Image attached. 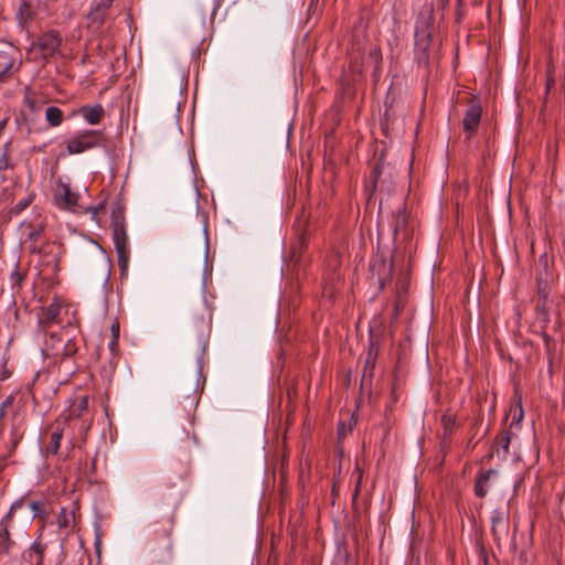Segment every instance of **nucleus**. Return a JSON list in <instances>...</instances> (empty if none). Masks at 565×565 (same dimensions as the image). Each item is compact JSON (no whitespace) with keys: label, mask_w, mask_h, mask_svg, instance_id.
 I'll use <instances>...</instances> for the list:
<instances>
[{"label":"nucleus","mask_w":565,"mask_h":565,"mask_svg":"<svg viewBox=\"0 0 565 565\" xmlns=\"http://www.w3.org/2000/svg\"><path fill=\"white\" fill-rule=\"evenodd\" d=\"M108 349L110 350L113 355L117 354L118 339L111 338V341L108 343Z\"/></svg>","instance_id":"nucleus-32"},{"label":"nucleus","mask_w":565,"mask_h":565,"mask_svg":"<svg viewBox=\"0 0 565 565\" xmlns=\"http://www.w3.org/2000/svg\"><path fill=\"white\" fill-rule=\"evenodd\" d=\"M45 119L52 127H57L63 121V111L55 106L45 109Z\"/></svg>","instance_id":"nucleus-16"},{"label":"nucleus","mask_w":565,"mask_h":565,"mask_svg":"<svg viewBox=\"0 0 565 565\" xmlns=\"http://www.w3.org/2000/svg\"><path fill=\"white\" fill-rule=\"evenodd\" d=\"M178 507V501L172 504V509L170 513L167 515V519L163 521L162 525L156 530V551L157 557L159 561L164 562L170 559L172 556V539L171 535L174 530L175 523V511Z\"/></svg>","instance_id":"nucleus-1"},{"label":"nucleus","mask_w":565,"mask_h":565,"mask_svg":"<svg viewBox=\"0 0 565 565\" xmlns=\"http://www.w3.org/2000/svg\"><path fill=\"white\" fill-rule=\"evenodd\" d=\"M441 424L445 430V435H450L455 427V418L451 415H444L441 417Z\"/></svg>","instance_id":"nucleus-25"},{"label":"nucleus","mask_w":565,"mask_h":565,"mask_svg":"<svg viewBox=\"0 0 565 565\" xmlns=\"http://www.w3.org/2000/svg\"><path fill=\"white\" fill-rule=\"evenodd\" d=\"M360 482H361V477L359 478V482H358L356 488H355V495H358V493H359Z\"/></svg>","instance_id":"nucleus-36"},{"label":"nucleus","mask_w":565,"mask_h":565,"mask_svg":"<svg viewBox=\"0 0 565 565\" xmlns=\"http://www.w3.org/2000/svg\"><path fill=\"white\" fill-rule=\"evenodd\" d=\"M198 380H195L190 388L182 394V404L183 408L186 411L188 414L195 411L198 403H199V396H198Z\"/></svg>","instance_id":"nucleus-14"},{"label":"nucleus","mask_w":565,"mask_h":565,"mask_svg":"<svg viewBox=\"0 0 565 565\" xmlns=\"http://www.w3.org/2000/svg\"><path fill=\"white\" fill-rule=\"evenodd\" d=\"M510 441V431L501 433L495 439V451L499 452L501 448L503 451V458H505L507 455L509 454Z\"/></svg>","instance_id":"nucleus-18"},{"label":"nucleus","mask_w":565,"mask_h":565,"mask_svg":"<svg viewBox=\"0 0 565 565\" xmlns=\"http://www.w3.org/2000/svg\"><path fill=\"white\" fill-rule=\"evenodd\" d=\"M111 338L119 339L120 326L118 320H114L110 326Z\"/></svg>","instance_id":"nucleus-31"},{"label":"nucleus","mask_w":565,"mask_h":565,"mask_svg":"<svg viewBox=\"0 0 565 565\" xmlns=\"http://www.w3.org/2000/svg\"><path fill=\"white\" fill-rule=\"evenodd\" d=\"M498 471L495 469H488L481 472L476 480L475 483V494L478 498H484L488 493V482L491 477L497 476Z\"/></svg>","instance_id":"nucleus-13"},{"label":"nucleus","mask_w":565,"mask_h":565,"mask_svg":"<svg viewBox=\"0 0 565 565\" xmlns=\"http://www.w3.org/2000/svg\"><path fill=\"white\" fill-rule=\"evenodd\" d=\"M19 50L10 43L0 44V81L10 77L20 67Z\"/></svg>","instance_id":"nucleus-6"},{"label":"nucleus","mask_w":565,"mask_h":565,"mask_svg":"<svg viewBox=\"0 0 565 565\" xmlns=\"http://www.w3.org/2000/svg\"><path fill=\"white\" fill-rule=\"evenodd\" d=\"M75 520L74 511L62 508L57 515V525L58 527H68Z\"/></svg>","instance_id":"nucleus-20"},{"label":"nucleus","mask_w":565,"mask_h":565,"mask_svg":"<svg viewBox=\"0 0 565 565\" xmlns=\"http://www.w3.org/2000/svg\"><path fill=\"white\" fill-rule=\"evenodd\" d=\"M94 420V413L89 408V397L88 395H83L70 405L68 409L65 412V422H79V430L86 433Z\"/></svg>","instance_id":"nucleus-4"},{"label":"nucleus","mask_w":565,"mask_h":565,"mask_svg":"<svg viewBox=\"0 0 565 565\" xmlns=\"http://www.w3.org/2000/svg\"><path fill=\"white\" fill-rule=\"evenodd\" d=\"M15 547L10 529L0 527V557L9 556Z\"/></svg>","instance_id":"nucleus-15"},{"label":"nucleus","mask_w":565,"mask_h":565,"mask_svg":"<svg viewBox=\"0 0 565 565\" xmlns=\"http://www.w3.org/2000/svg\"><path fill=\"white\" fill-rule=\"evenodd\" d=\"M11 375V371L7 366L6 351L3 352L2 359L0 361V381H4L9 379Z\"/></svg>","instance_id":"nucleus-28"},{"label":"nucleus","mask_w":565,"mask_h":565,"mask_svg":"<svg viewBox=\"0 0 565 565\" xmlns=\"http://www.w3.org/2000/svg\"><path fill=\"white\" fill-rule=\"evenodd\" d=\"M40 235V231H33L29 234V238L36 241L38 236Z\"/></svg>","instance_id":"nucleus-34"},{"label":"nucleus","mask_w":565,"mask_h":565,"mask_svg":"<svg viewBox=\"0 0 565 565\" xmlns=\"http://www.w3.org/2000/svg\"><path fill=\"white\" fill-rule=\"evenodd\" d=\"M25 278V275L22 274L18 269V265H15L14 270L10 274L9 281L12 290H19L22 286V282Z\"/></svg>","instance_id":"nucleus-23"},{"label":"nucleus","mask_w":565,"mask_h":565,"mask_svg":"<svg viewBox=\"0 0 565 565\" xmlns=\"http://www.w3.org/2000/svg\"><path fill=\"white\" fill-rule=\"evenodd\" d=\"M22 505H23L22 500H18V501L13 502L12 505L10 507V510L8 511V513L0 520V527L10 529L12 525L14 512L17 510L21 509Z\"/></svg>","instance_id":"nucleus-17"},{"label":"nucleus","mask_w":565,"mask_h":565,"mask_svg":"<svg viewBox=\"0 0 565 565\" xmlns=\"http://www.w3.org/2000/svg\"><path fill=\"white\" fill-rule=\"evenodd\" d=\"M29 508L33 512V518L41 514L43 512V503L39 501H31L29 503Z\"/></svg>","instance_id":"nucleus-29"},{"label":"nucleus","mask_w":565,"mask_h":565,"mask_svg":"<svg viewBox=\"0 0 565 565\" xmlns=\"http://www.w3.org/2000/svg\"><path fill=\"white\" fill-rule=\"evenodd\" d=\"M537 294L540 298L546 299L547 298V290H546V284L542 286V280L537 278Z\"/></svg>","instance_id":"nucleus-30"},{"label":"nucleus","mask_w":565,"mask_h":565,"mask_svg":"<svg viewBox=\"0 0 565 565\" xmlns=\"http://www.w3.org/2000/svg\"><path fill=\"white\" fill-rule=\"evenodd\" d=\"M113 0H99L95 8L90 11L94 20H103L105 12L110 8Z\"/></svg>","instance_id":"nucleus-19"},{"label":"nucleus","mask_w":565,"mask_h":565,"mask_svg":"<svg viewBox=\"0 0 565 565\" xmlns=\"http://www.w3.org/2000/svg\"><path fill=\"white\" fill-rule=\"evenodd\" d=\"M63 436V430L60 428H56L51 434L50 443L46 447V451L53 455H56L60 449L61 439Z\"/></svg>","instance_id":"nucleus-21"},{"label":"nucleus","mask_w":565,"mask_h":565,"mask_svg":"<svg viewBox=\"0 0 565 565\" xmlns=\"http://www.w3.org/2000/svg\"><path fill=\"white\" fill-rule=\"evenodd\" d=\"M510 512L509 509H494L491 512V534L497 546L501 545V541L509 534Z\"/></svg>","instance_id":"nucleus-7"},{"label":"nucleus","mask_w":565,"mask_h":565,"mask_svg":"<svg viewBox=\"0 0 565 565\" xmlns=\"http://www.w3.org/2000/svg\"><path fill=\"white\" fill-rule=\"evenodd\" d=\"M407 224V216L405 212L399 211L395 217V233L403 231Z\"/></svg>","instance_id":"nucleus-26"},{"label":"nucleus","mask_w":565,"mask_h":565,"mask_svg":"<svg viewBox=\"0 0 565 565\" xmlns=\"http://www.w3.org/2000/svg\"><path fill=\"white\" fill-rule=\"evenodd\" d=\"M8 148L9 143L4 146L3 152L0 156V171H4L12 167L8 156Z\"/></svg>","instance_id":"nucleus-27"},{"label":"nucleus","mask_w":565,"mask_h":565,"mask_svg":"<svg viewBox=\"0 0 565 565\" xmlns=\"http://www.w3.org/2000/svg\"><path fill=\"white\" fill-rule=\"evenodd\" d=\"M522 416H523V412H522V409H520V416H519L518 422H520V420H521Z\"/></svg>","instance_id":"nucleus-38"},{"label":"nucleus","mask_w":565,"mask_h":565,"mask_svg":"<svg viewBox=\"0 0 565 565\" xmlns=\"http://www.w3.org/2000/svg\"><path fill=\"white\" fill-rule=\"evenodd\" d=\"M111 227H113V239H114L115 249H116L117 258H118V265H119L121 275H126V273L128 270L129 250H128V237H127L124 218L121 216L113 215Z\"/></svg>","instance_id":"nucleus-2"},{"label":"nucleus","mask_w":565,"mask_h":565,"mask_svg":"<svg viewBox=\"0 0 565 565\" xmlns=\"http://www.w3.org/2000/svg\"><path fill=\"white\" fill-rule=\"evenodd\" d=\"M482 108L478 103H471L463 116L462 126L468 137H471L478 129L481 119Z\"/></svg>","instance_id":"nucleus-9"},{"label":"nucleus","mask_w":565,"mask_h":565,"mask_svg":"<svg viewBox=\"0 0 565 565\" xmlns=\"http://www.w3.org/2000/svg\"><path fill=\"white\" fill-rule=\"evenodd\" d=\"M61 313V305L57 302H52L45 308H42L39 313V323L45 330L54 324Z\"/></svg>","instance_id":"nucleus-11"},{"label":"nucleus","mask_w":565,"mask_h":565,"mask_svg":"<svg viewBox=\"0 0 565 565\" xmlns=\"http://www.w3.org/2000/svg\"><path fill=\"white\" fill-rule=\"evenodd\" d=\"M61 43L62 39L58 32L49 31L39 36L38 41L33 43V47L38 49L44 58H47L54 56L60 51Z\"/></svg>","instance_id":"nucleus-8"},{"label":"nucleus","mask_w":565,"mask_h":565,"mask_svg":"<svg viewBox=\"0 0 565 565\" xmlns=\"http://www.w3.org/2000/svg\"><path fill=\"white\" fill-rule=\"evenodd\" d=\"M81 115L87 124L97 125L105 117V109L100 104L85 105L78 109Z\"/></svg>","instance_id":"nucleus-10"},{"label":"nucleus","mask_w":565,"mask_h":565,"mask_svg":"<svg viewBox=\"0 0 565 565\" xmlns=\"http://www.w3.org/2000/svg\"><path fill=\"white\" fill-rule=\"evenodd\" d=\"M45 548L46 545L40 541H35L31 546V552H33L38 556V565L42 564Z\"/></svg>","instance_id":"nucleus-24"},{"label":"nucleus","mask_w":565,"mask_h":565,"mask_svg":"<svg viewBox=\"0 0 565 565\" xmlns=\"http://www.w3.org/2000/svg\"><path fill=\"white\" fill-rule=\"evenodd\" d=\"M10 404H11V401H10V398H8V399H6L4 402H2L1 407H2V408H6V407H7V406H9Z\"/></svg>","instance_id":"nucleus-35"},{"label":"nucleus","mask_w":565,"mask_h":565,"mask_svg":"<svg viewBox=\"0 0 565 565\" xmlns=\"http://www.w3.org/2000/svg\"><path fill=\"white\" fill-rule=\"evenodd\" d=\"M380 173H381V164L377 163L374 167V169H373V171L371 173V177H372V180H373L374 183L377 181V178L380 177Z\"/></svg>","instance_id":"nucleus-33"},{"label":"nucleus","mask_w":565,"mask_h":565,"mask_svg":"<svg viewBox=\"0 0 565 565\" xmlns=\"http://www.w3.org/2000/svg\"><path fill=\"white\" fill-rule=\"evenodd\" d=\"M24 105L31 115H38L42 110V102L36 100L29 94L24 97Z\"/></svg>","instance_id":"nucleus-22"},{"label":"nucleus","mask_w":565,"mask_h":565,"mask_svg":"<svg viewBox=\"0 0 565 565\" xmlns=\"http://www.w3.org/2000/svg\"><path fill=\"white\" fill-rule=\"evenodd\" d=\"M56 199L58 203L65 207L75 206L77 204V194L71 191V188L65 183H60L56 190Z\"/></svg>","instance_id":"nucleus-12"},{"label":"nucleus","mask_w":565,"mask_h":565,"mask_svg":"<svg viewBox=\"0 0 565 565\" xmlns=\"http://www.w3.org/2000/svg\"><path fill=\"white\" fill-rule=\"evenodd\" d=\"M431 24L433 8H428L426 12H422L416 21L415 26V50L422 54L420 58H427L428 50L431 42Z\"/></svg>","instance_id":"nucleus-3"},{"label":"nucleus","mask_w":565,"mask_h":565,"mask_svg":"<svg viewBox=\"0 0 565 565\" xmlns=\"http://www.w3.org/2000/svg\"><path fill=\"white\" fill-rule=\"evenodd\" d=\"M103 140V131L85 130L68 139L66 149L70 154H78L99 146Z\"/></svg>","instance_id":"nucleus-5"},{"label":"nucleus","mask_w":565,"mask_h":565,"mask_svg":"<svg viewBox=\"0 0 565 565\" xmlns=\"http://www.w3.org/2000/svg\"><path fill=\"white\" fill-rule=\"evenodd\" d=\"M3 414H4V408L1 407L0 408V419L2 418Z\"/></svg>","instance_id":"nucleus-37"}]
</instances>
